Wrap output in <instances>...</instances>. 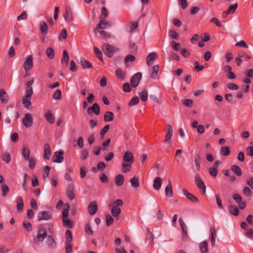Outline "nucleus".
<instances>
[{"instance_id": "1", "label": "nucleus", "mask_w": 253, "mask_h": 253, "mask_svg": "<svg viewBox=\"0 0 253 253\" xmlns=\"http://www.w3.org/2000/svg\"><path fill=\"white\" fill-rule=\"evenodd\" d=\"M123 160L122 171L125 173L130 171L131 165L134 162L133 154L130 151L126 152L123 157Z\"/></svg>"}, {"instance_id": "2", "label": "nucleus", "mask_w": 253, "mask_h": 253, "mask_svg": "<svg viewBox=\"0 0 253 253\" xmlns=\"http://www.w3.org/2000/svg\"><path fill=\"white\" fill-rule=\"evenodd\" d=\"M102 50L104 53L108 57H112L114 52H116L118 49L111 44L104 43L102 45Z\"/></svg>"}, {"instance_id": "3", "label": "nucleus", "mask_w": 253, "mask_h": 253, "mask_svg": "<svg viewBox=\"0 0 253 253\" xmlns=\"http://www.w3.org/2000/svg\"><path fill=\"white\" fill-rule=\"evenodd\" d=\"M37 217L38 221L49 220L52 218V214L49 211H41L38 213Z\"/></svg>"}, {"instance_id": "4", "label": "nucleus", "mask_w": 253, "mask_h": 253, "mask_svg": "<svg viewBox=\"0 0 253 253\" xmlns=\"http://www.w3.org/2000/svg\"><path fill=\"white\" fill-rule=\"evenodd\" d=\"M23 125L26 127H30L33 124V118L30 113H26L22 120Z\"/></svg>"}, {"instance_id": "5", "label": "nucleus", "mask_w": 253, "mask_h": 253, "mask_svg": "<svg viewBox=\"0 0 253 253\" xmlns=\"http://www.w3.org/2000/svg\"><path fill=\"white\" fill-rule=\"evenodd\" d=\"M195 183L197 185V186L201 190V193L202 194H204L206 192V187L203 182V181L201 180L200 176L199 174H196L195 176Z\"/></svg>"}, {"instance_id": "6", "label": "nucleus", "mask_w": 253, "mask_h": 253, "mask_svg": "<svg viewBox=\"0 0 253 253\" xmlns=\"http://www.w3.org/2000/svg\"><path fill=\"white\" fill-rule=\"evenodd\" d=\"M63 155V151L55 152L52 158V162L57 163H62L64 161Z\"/></svg>"}, {"instance_id": "7", "label": "nucleus", "mask_w": 253, "mask_h": 253, "mask_svg": "<svg viewBox=\"0 0 253 253\" xmlns=\"http://www.w3.org/2000/svg\"><path fill=\"white\" fill-rule=\"evenodd\" d=\"M142 77V74L140 72L135 74L130 79V84L132 87H136L139 84Z\"/></svg>"}, {"instance_id": "8", "label": "nucleus", "mask_w": 253, "mask_h": 253, "mask_svg": "<svg viewBox=\"0 0 253 253\" xmlns=\"http://www.w3.org/2000/svg\"><path fill=\"white\" fill-rule=\"evenodd\" d=\"M87 112L89 115H92L93 113L96 115H99L100 112L99 105L97 103H94L91 107L87 108Z\"/></svg>"}, {"instance_id": "9", "label": "nucleus", "mask_w": 253, "mask_h": 253, "mask_svg": "<svg viewBox=\"0 0 253 253\" xmlns=\"http://www.w3.org/2000/svg\"><path fill=\"white\" fill-rule=\"evenodd\" d=\"M33 66V56L29 55L27 57L26 60L23 64V67L25 71H30Z\"/></svg>"}, {"instance_id": "10", "label": "nucleus", "mask_w": 253, "mask_h": 253, "mask_svg": "<svg viewBox=\"0 0 253 253\" xmlns=\"http://www.w3.org/2000/svg\"><path fill=\"white\" fill-rule=\"evenodd\" d=\"M182 192L184 195L191 202L198 203L199 201L193 194L189 193L185 188H183Z\"/></svg>"}, {"instance_id": "11", "label": "nucleus", "mask_w": 253, "mask_h": 253, "mask_svg": "<svg viewBox=\"0 0 253 253\" xmlns=\"http://www.w3.org/2000/svg\"><path fill=\"white\" fill-rule=\"evenodd\" d=\"M179 223L182 231V240H186L188 238L187 228L186 225L181 218H180Z\"/></svg>"}, {"instance_id": "12", "label": "nucleus", "mask_w": 253, "mask_h": 253, "mask_svg": "<svg viewBox=\"0 0 253 253\" xmlns=\"http://www.w3.org/2000/svg\"><path fill=\"white\" fill-rule=\"evenodd\" d=\"M88 213L90 215H94L97 210V205L96 201H93L89 203L88 209Z\"/></svg>"}, {"instance_id": "13", "label": "nucleus", "mask_w": 253, "mask_h": 253, "mask_svg": "<svg viewBox=\"0 0 253 253\" xmlns=\"http://www.w3.org/2000/svg\"><path fill=\"white\" fill-rule=\"evenodd\" d=\"M158 58V55L155 52H151L146 58V63L148 66H151L153 62Z\"/></svg>"}, {"instance_id": "14", "label": "nucleus", "mask_w": 253, "mask_h": 253, "mask_svg": "<svg viewBox=\"0 0 253 253\" xmlns=\"http://www.w3.org/2000/svg\"><path fill=\"white\" fill-rule=\"evenodd\" d=\"M73 12L71 8L70 7H67L66 8L65 12L64 13V17L66 21H71L73 20Z\"/></svg>"}, {"instance_id": "15", "label": "nucleus", "mask_w": 253, "mask_h": 253, "mask_svg": "<svg viewBox=\"0 0 253 253\" xmlns=\"http://www.w3.org/2000/svg\"><path fill=\"white\" fill-rule=\"evenodd\" d=\"M31 97L25 95L22 99V103L24 106L30 109L32 107V103L31 101Z\"/></svg>"}, {"instance_id": "16", "label": "nucleus", "mask_w": 253, "mask_h": 253, "mask_svg": "<svg viewBox=\"0 0 253 253\" xmlns=\"http://www.w3.org/2000/svg\"><path fill=\"white\" fill-rule=\"evenodd\" d=\"M9 97L7 93L5 91L4 89L0 90V100L3 104L7 103L8 102Z\"/></svg>"}, {"instance_id": "17", "label": "nucleus", "mask_w": 253, "mask_h": 253, "mask_svg": "<svg viewBox=\"0 0 253 253\" xmlns=\"http://www.w3.org/2000/svg\"><path fill=\"white\" fill-rule=\"evenodd\" d=\"M234 172L236 175H237V165H233L232 166L231 169H227L223 170V173L228 177H230L232 172Z\"/></svg>"}, {"instance_id": "18", "label": "nucleus", "mask_w": 253, "mask_h": 253, "mask_svg": "<svg viewBox=\"0 0 253 253\" xmlns=\"http://www.w3.org/2000/svg\"><path fill=\"white\" fill-rule=\"evenodd\" d=\"M173 133L172 127L170 125H168L167 126L166 133L165 141L167 142L171 138Z\"/></svg>"}, {"instance_id": "19", "label": "nucleus", "mask_w": 253, "mask_h": 253, "mask_svg": "<svg viewBox=\"0 0 253 253\" xmlns=\"http://www.w3.org/2000/svg\"><path fill=\"white\" fill-rule=\"evenodd\" d=\"M50 147L49 144L46 143L44 146V158L49 160L51 157Z\"/></svg>"}, {"instance_id": "20", "label": "nucleus", "mask_w": 253, "mask_h": 253, "mask_svg": "<svg viewBox=\"0 0 253 253\" xmlns=\"http://www.w3.org/2000/svg\"><path fill=\"white\" fill-rule=\"evenodd\" d=\"M109 207H111V213L114 217H117L119 216L121 212V210L119 207L113 206H112L110 204L109 205Z\"/></svg>"}, {"instance_id": "21", "label": "nucleus", "mask_w": 253, "mask_h": 253, "mask_svg": "<svg viewBox=\"0 0 253 253\" xmlns=\"http://www.w3.org/2000/svg\"><path fill=\"white\" fill-rule=\"evenodd\" d=\"M165 194L166 196L169 198H171L173 196L172 188L170 180H169V183L165 188Z\"/></svg>"}, {"instance_id": "22", "label": "nucleus", "mask_w": 253, "mask_h": 253, "mask_svg": "<svg viewBox=\"0 0 253 253\" xmlns=\"http://www.w3.org/2000/svg\"><path fill=\"white\" fill-rule=\"evenodd\" d=\"M228 203L231 204L228 206L229 212L235 216H237V207L232 204V201L230 199L228 200Z\"/></svg>"}, {"instance_id": "23", "label": "nucleus", "mask_w": 253, "mask_h": 253, "mask_svg": "<svg viewBox=\"0 0 253 253\" xmlns=\"http://www.w3.org/2000/svg\"><path fill=\"white\" fill-rule=\"evenodd\" d=\"M162 179L159 177H156L154 180L153 187L156 190H159L162 186Z\"/></svg>"}, {"instance_id": "24", "label": "nucleus", "mask_w": 253, "mask_h": 253, "mask_svg": "<svg viewBox=\"0 0 253 253\" xmlns=\"http://www.w3.org/2000/svg\"><path fill=\"white\" fill-rule=\"evenodd\" d=\"M199 248L202 253H208V245L207 241L205 240L200 243Z\"/></svg>"}, {"instance_id": "25", "label": "nucleus", "mask_w": 253, "mask_h": 253, "mask_svg": "<svg viewBox=\"0 0 253 253\" xmlns=\"http://www.w3.org/2000/svg\"><path fill=\"white\" fill-rule=\"evenodd\" d=\"M46 244L50 248H54L56 247V242L51 236H48L46 241Z\"/></svg>"}, {"instance_id": "26", "label": "nucleus", "mask_w": 253, "mask_h": 253, "mask_svg": "<svg viewBox=\"0 0 253 253\" xmlns=\"http://www.w3.org/2000/svg\"><path fill=\"white\" fill-rule=\"evenodd\" d=\"M73 190V186L72 185H69L66 191L67 196L71 200H73L75 198Z\"/></svg>"}, {"instance_id": "27", "label": "nucleus", "mask_w": 253, "mask_h": 253, "mask_svg": "<svg viewBox=\"0 0 253 253\" xmlns=\"http://www.w3.org/2000/svg\"><path fill=\"white\" fill-rule=\"evenodd\" d=\"M46 237L47 234L38 233L37 237L34 238V242L35 244L39 245V242L43 241Z\"/></svg>"}, {"instance_id": "28", "label": "nucleus", "mask_w": 253, "mask_h": 253, "mask_svg": "<svg viewBox=\"0 0 253 253\" xmlns=\"http://www.w3.org/2000/svg\"><path fill=\"white\" fill-rule=\"evenodd\" d=\"M40 28L41 33L42 35H46L47 34L48 26L44 21H41L40 23Z\"/></svg>"}, {"instance_id": "29", "label": "nucleus", "mask_w": 253, "mask_h": 253, "mask_svg": "<svg viewBox=\"0 0 253 253\" xmlns=\"http://www.w3.org/2000/svg\"><path fill=\"white\" fill-rule=\"evenodd\" d=\"M114 118V114L111 111H107L104 114V119L105 122H111L113 120Z\"/></svg>"}, {"instance_id": "30", "label": "nucleus", "mask_w": 253, "mask_h": 253, "mask_svg": "<svg viewBox=\"0 0 253 253\" xmlns=\"http://www.w3.org/2000/svg\"><path fill=\"white\" fill-rule=\"evenodd\" d=\"M125 180V177L122 174L118 175L115 178V183L117 186H121L123 185Z\"/></svg>"}, {"instance_id": "31", "label": "nucleus", "mask_w": 253, "mask_h": 253, "mask_svg": "<svg viewBox=\"0 0 253 253\" xmlns=\"http://www.w3.org/2000/svg\"><path fill=\"white\" fill-rule=\"evenodd\" d=\"M81 64L83 69L91 68L92 67V64L85 58L81 59Z\"/></svg>"}, {"instance_id": "32", "label": "nucleus", "mask_w": 253, "mask_h": 253, "mask_svg": "<svg viewBox=\"0 0 253 253\" xmlns=\"http://www.w3.org/2000/svg\"><path fill=\"white\" fill-rule=\"evenodd\" d=\"M130 182L131 183V186L134 188H138L139 186L138 177L136 175L131 178Z\"/></svg>"}, {"instance_id": "33", "label": "nucleus", "mask_w": 253, "mask_h": 253, "mask_svg": "<svg viewBox=\"0 0 253 253\" xmlns=\"http://www.w3.org/2000/svg\"><path fill=\"white\" fill-rule=\"evenodd\" d=\"M138 95H139L140 99L141 101L143 102H145L148 98V90L147 89H144L141 92H139L138 93Z\"/></svg>"}, {"instance_id": "34", "label": "nucleus", "mask_w": 253, "mask_h": 253, "mask_svg": "<svg viewBox=\"0 0 253 253\" xmlns=\"http://www.w3.org/2000/svg\"><path fill=\"white\" fill-rule=\"evenodd\" d=\"M159 66L158 65H155L152 67V71L150 76L151 78L153 79H156L159 71Z\"/></svg>"}, {"instance_id": "35", "label": "nucleus", "mask_w": 253, "mask_h": 253, "mask_svg": "<svg viewBox=\"0 0 253 253\" xmlns=\"http://www.w3.org/2000/svg\"><path fill=\"white\" fill-rule=\"evenodd\" d=\"M69 57L68 53L66 50H64L63 52V58L61 59V63L63 64L65 62L66 66H68Z\"/></svg>"}, {"instance_id": "36", "label": "nucleus", "mask_w": 253, "mask_h": 253, "mask_svg": "<svg viewBox=\"0 0 253 253\" xmlns=\"http://www.w3.org/2000/svg\"><path fill=\"white\" fill-rule=\"evenodd\" d=\"M24 207L23 200L22 197H19L18 198L16 202V208L18 211L22 210Z\"/></svg>"}, {"instance_id": "37", "label": "nucleus", "mask_w": 253, "mask_h": 253, "mask_svg": "<svg viewBox=\"0 0 253 253\" xmlns=\"http://www.w3.org/2000/svg\"><path fill=\"white\" fill-rule=\"evenodd\" d=\"M45 118L50 124L54 123V118L50 111H48L45 114Z\"/></svg>"}, {"instance_id": "38", "label": "nucleus", "mask_w": 253, "mask_h": 253, "mask_svg": "<svg viewBox=\"0 0 253 253\" xmlns=\"http://www.w3.org/2000/svg\"><path fill=\"white\" fill-rule=\"evenodd\" d=\"M62 220L64 226L70 228H72L73 227V222L71 220L68 219L67 218H63Z\"/></svg>"}, {"instance_id": "39", "label": "nucleus", "mask_w": 253, "mask_h": 253, "mask_svg": "<svg viewBox=\"0 0 253 253\" xmlns=\"http://www.w3.org/2000/svg\"><path fill=\"white\" fill-rule=\"evenodd\" d=\"M220 153L224 156H228L230 153L229 148L226 146H222L220 148Z\"/></svg>"}, {"instance_id": "40", "label": "nucleus", "mask_w": 253, "mask_h": 253, "mask_svg": "<svg viewBox=\"0 0 253 253\" xmlns=\"http://www.w3.org/2000/svg\"><path fill=\"white\" fill-rule=\"evenodd\" d=\"M94 51L96 56L102 61H103V54L102 51L97 47L94 46Z\"/></svg>"}, {"instance_id": "41", "label": "nucleus", "mask_w": 253, "mask_h": 253, "mask_svg": "<svg viewBox=\"0 0 253 253\" xmlns=\"http://www.w3.org/2000/svg\"><path fill=\"white\" fill-rule=\"evenodd\" d=\"M30 150L28 148L26 147L23 148L22 155L25 160H29L30 157Z\"/></svg>"}, {"instance_id": "42", "label": "nucleus", "mask_w": 253, "mask_h": 253, "mask_svg": "<svg viewBox=\"0 0 253 253\" xmlns=\"http://www.w3.org/2000/svg\"><path fill=\"white\" fill-rule=\"evenodd\" d=\"M46 54L50 59H53L54 57V51L51 47H48L46 50Z\"/></svg>"}, {"instance_id": "43", "label": "nucleus", "mask_w": 253, "mask_h": 253, "mask_svg": "<svg viewBox=\"0 0 253 253\" xmlns=\"http://www.w3.org/2000/svg\"><path fill=\"white\" fill-rule=\"evenodd\" d=\"M117 77L121 79H124L125 77V73L121 69L118 68L116 71Z\"/></svg>"}, {"instance_id": "44", "label": "nucleus", "mask_w": 253, "mask_h": 253, "mask_svg": "<svg viewBox=\"0 0 253 253\" xmlns=\"http://www.w3.org/2000/svg\"><path fill=\"white\" fill-rule=\"evenodd\" d=\"M65 235H66V241L65 243H67V244L70 243L72 240V232L69 230H67L66 232Z\"/></svg>"}, {"instance_id": "45", "label": "nucleus", "mask_w": 253, "mask_h": 253, "mask_svg": "<svg viewBox=\"0 0 253 253\" xmlns=\"http://www.w3.org/2000/svg\"><path fill=\"white\" fill-rule=\"evenodd\" d=\"M43 169H44V172L43 174V177L44 179L48 178L51 168L50 167H49L48 166H46L43 167Z\"/></svg>"}, {"instance_id": "46", "label": "nucleus", "mask_w": 253, "mask_h": 253, "mask_svg": "<svg viewBox=\"0 0 253 253\" xmlns=\"http://www.w3.org/2000/svg\"><path fill=\"white\" fill-rule=\"evenodd\" d=\"M23 226L24 228L26 229L27 231H31L32 230V224L28 221L25 220L23 223Z\"/></svg>"}, {"instance_id": "47", "label": "nucleus", "mask_w": 253, "mask_h": 253, "mask_svg": "<svg viewBox=\"0 0 253 253\" xmlns=\"http://www.w3.org/2000/svg\"><path fill=\"white\" fill-rule=\"evenodd\" d=\"M2 196L5 197L9 192V188L6 184H3L1 187Z\"/></svg>"}, {"instance_id": "48", "label": "nucleus", "mask_w": 253, "mask_h": 253, "mask_svg": "<svg viewBox=\"0 0 253 253\" xmlns=\"http://www.w3.org/2000/svg\"><path fill=\"white\" fill-rule=\"evenodd\" d=\"M65 206L66 207L64 208L62 211V218H67L68 215L69 210L70 208L69 204L67 203L65 204Z\"/></svg>"}, {"instance_id": "49", "label": "nucleus", "mask_w": 253, "mask_h": 253, "mask_svg": "<svg viewBox=\"0 0 253 253\" xmlns=\"http://www.w3.org/2000/svg\"><path fill=\"white\" fill-rule=\"evenodd\" d=\"M108 15V12L105 7L102 8L101 15L99 16V19H105Z\"/></svg>"}, {"instance_id": "50", "label": "nucleus", "mask_w": 253, "mask_h": 253, "mask_svg": "<svg viewBox=\"0 0 253 253\" xmlns=\"http://www.w3.org/2000/svg\"><path fill=\"white\" fill-rule=\"evenodd\" d=\"M106 219L107 226H110L111 224H113L114 221V218L109 214H107L106 215Z\"/></svg>"}, {"instance_id": "51", "label": "nucleus", "mask_w": 253, "mask_h": 253, "mask_svg": "<svg viewBox=\"0 0 253 253\" xmlns=\"http://www.w3.org/2000/svg\"><path fill=\"white\" fill-rule=\"evenodd\" d=\"M139 101V99L138 97L135 96L133 98H132L128 103V106H131L135 105H137Z\"/></svg>"}, {"instance_id": "52", "label": "nucleus", "mask_w": 253, "mask_h": 253, "mask_svg": "<svg viewBox=\"0 0 253 253\" xmlns=\"http://www.w3.org/2000/svg\"><path fill=\"white\" fill-rule=\"evenodd\" d=\"M246 206L245 202H242V197L238 195V208L241 210L244 209Z\"/></svg>"}, {"instance_id": "53", "label": "nucleus", "mask_w": 253, "mask_h": 253, "mask_svg": "<svg viewBox=\"0 0 253 253\" xmlns=\"http://www.w3.org/2000/svg\"><path fill=\"white\" fill-rule=\"evenodd\" d=\"M237 8V3H236L233 5H231L229 6L228 9L226 10L227 12L229 14L233 13L235 12Z\"/></svg>"}, {"instance_id": "54", "label": "nucleus", "mask_w": 253, "mask_h": 253, "mask_svg": "<svg viewBox=\"0 0 253 253\" xmlns=\"http://www.w3.org/2000/svg\"><path fill=\"white\" fill-rule=\"evenodd\" d=\"M169 35L170 37L175 40H177L179 38L178 33L175 31L169 30Z\"/></svg>"}, {"instance_id": "55", "label": "nucleus", "mask_w": 253, "mask_h": 253, "mask_svg": "<svg viewBox=\"0 0 253 253\" xmlns=\"http://www.w3.org/2000/svg\"><path fill=\"white\" fill-rule=\"evenodd\" d=\"M2 159L3 161H4L6 163H9L11 160V157L9 154L8 152H5L3 154Z\"/></svg>"}, {"instance_id": "56", "label": "nucleus", "mask_w": 253, "mask_h": 253, "mask_svg": "<svg viewBox=\"0 0 253 253\" xmlns=\"http://www.w3.org/2000/svg\"><path fill=\"white\" fill-rule=\"evenodd\" d=\"M171 47L175 50L178 51L180 49V44L176 42L175 41H172L170 43Z\"/></svg>"}, {"instance_id": "57", "label": "nucleus", "mask_w": 253, "mask_h": 253, "mask_svg": "<svg viewBox=\"0 0 253 253\" xmlns=\"http://www.w3.org/2000/svg\"><path fill=\"white\" fill-rule=\"evenodd\" d=\"M209 172L212 177H216L217 174V170L214 168L211 167L209 169Z\"/></svg>"}, {"instance_id": "58", "label": "nucleus", "mask_w": 253, "mask_h": 253, "mask_svg": "<svg viewBox=\"0 0 253 253\" xmlns=\"http://www.w3.org/2000/svg\"><path fill=\"white\" fill-rule=\"evenodd\" d=\"M85 231L87 235H92L93 234V232L91 229L89 223L86 225L85 227Z\"/></svg>"}, {"instance_id": "59", "label": "nucleus", "mask_w": 253, "mask_h": 253, "mask_svg": "<svg viewBox=\"0 0 253 253\" xmlns=\"http://www.w3.org/2000/svg\"><path fill=\"white\" fill-rule=\"evenodd\" d=\"M67 31L65 29H62V30L61 32V33L58 37V40L60 41H61V37L63 39H66L67 38Z\"/></svg>"}, {"instance_id": "60", "label": "nucleus", "mask_w": 253, "mask_h": 253, "mask_svg": "<svg viewBox=\"0 0 253 253\" xmlns=\"http://www.w3.org/2000/svg\"><path fill=\"white\" fill-rule=\"evenodd\" d=\"M53 98L60 99L61 98V91L59 89L56 90L53 95Z\"/></svg>"}, {"instance_id": "61", "label": "nucleus", "mask_w": 253, "mask_h": 253, "mask_svg": "<svg viewBox=\"0 0 253 253\" xmlns=\"http://www.w3.org/2000/svg\"><path fill=\"white\" fill-rule=\"evenodd\" d=\"M135 59V57L134 56L132 55H127L125 59V62L126 64H127V62L131 61H134Z\"/></svg>"}, {"instance_id": "62", "label": "nucleus", "mask_w": 253, "mask_h": 253, "mask_svg": "<svg viewBox=\"0 0 253 253\" xmlns=\"http://www.w3.org/2000/svg\"><path fill=\"white\" fill-rule=\"evenodd\" d=\"M243 192L245 196L248 197L251 196L252 194L251 190L248 187H245L243 189Z\"/></svg>"}, {"instance_id": "63", "label": "nucleus", "mask_w": 253, "mask_h": 253, "mask_svg": "<svg viewBox=\"0 0 253 253\" xmlns=\"http://www.w3.org/2000/svg\"><path fill=\"white\" fill-rule=\"evenodd\" d=\"M70 69L73 72H76L77 71V65L75 62L72 60L70 62Z\"/></svg>"}, {"instance_id": "64", "label": "nucleus", "mask_w": 253, "mask_h": 253, "mask_svg": "<svg viewBox=\"0 0 253 253\" xmlns=\"http://www.w3.org/2000/svg\"><path fill=\"white\" fill-rule=\"evenodd\" d=\"M181 53L185 58H188L190 56L189 51L186 48H182L181 50Z\"/></svg>"}]
</instances>
